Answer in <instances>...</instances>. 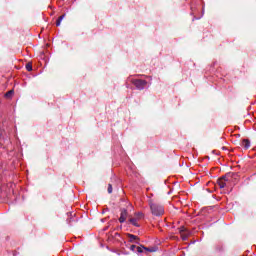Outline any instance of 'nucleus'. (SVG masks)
<instances>
[{"label":"nucleus","instance_id":"obj_1","mask_svg":"<svg viewBox=\"0 0 256 256\" xmlns=\"http://www.w3.org/2000/svg\"><path fill=\"white\" fill-rule=\"evenodd\" d=\"M150 209L152 215H155L156 217H161L163 213H165V208L157 202H153L152 200L149 202Z\"/></svg>","mask_w":256,"mask_h":256},{"label":"nucleus","instance_id":"obj_2","mask_svg":"<svg viewBox=\"0 0 256 256\" xmlns=\"http://www.w3.org/2000/svg\"><path fill=\"white\" fill-rule=\"evenodd\" d=\"M132 83L140 91L145 89V87L147 86V81L141 80V79H134V80H132Z\"/></svg>","mask_w":256,"mask_h":256},{"label":"nucleus","instance_id":"obj_3","mask_svg":"<svg viewBox=\"0 0 256 256\" xmlns=\"http://www.w3.org/2000/svg\"><path fill=\"white\" fill-rule=\"evenodd\" d=\"M217 183L220 189H225V187H229V179L227 178V176L219 178Z\"/></svg>","mask_w":256,"mask_h":256},{"label":"nucleus","instance_id":"obj_4","mask_svg":"<svg viewBox=\"0 0 256 256\" xmlns=\"http://www.w3.org/2000/svg\"><path fill=\"white\" fill-rule=\"evenodd\" d=\"M180 237L183 239V241H187L189 238V232H187V229L185 227L179 228Z\"/></svg>","mask_w":256,"mask_h":256},{"label":"nucleus","instance_id":"obj_5","mask_svg":"<svg viewBox=\"0 0 256 256\" xmlns=\"http://www.w3.org/2000/svg\"><path fill=\"white\" fill-rule=\"evenodd\" d=\"M143 250L144 251H149L150 253L155 252L154 248H147V247H144V246H136L137 253H143Z\"/></svg>","mask_w":256,"mask_h":256},{"label":"nucleus","instance_id":"obj_6","mask_svg":"<svg viewBox=\"0 0 256 256\" xmlns=\"http://www.w3.org/2000/svg\"><path fill=\"white\" fill-rule=\"evenodd\" d=\"M127 210L123 209L120 214L119 223H125L127 221Z\"/></svg>","mask_w":256,"mask_h":256},{"label":"nucleus","instance_id":"obj_7","mask_svg":"<svg viewBox=\"0 0 256 256\" xmlns=\"http://www.w3.org/2000/svg\"><path fill=\"white\" fill-rule=\"evenodd\" d=\"M242 147H244V149H249V147H251V142L248 139H244L242 141Z\"/></svg>","mask_w":256,"mask_h":256},{"label":"nucleus","instance_id":"obj_8","mask_svg":"<svg viewBox=\"0 0 256 256\" xmlns=\"http://www.w3.org/2000/svg\"><path fill=\"white\" fill-rule=\"evenodd\" d=\"M137 221H139L137 218L129 219V223H131V225H133L134 227H140L139 222H137Z\"/></svg>","mask_w":256,"mask_h":256},{"label":"nucleus","instance_id":"obj_9","mask_svg":"<svg viewBox=\"0 0 256 256\" xmlns=\"http://www.w3.org/2000/svg\"><path fill=\"white\" fill-rule=\"evenodd\" d=\"M145 217V215L142 212H137L135 213V219H137L138 221H141V219H143Z\"/></svg>","mask_w":256,"mask_h":256},{"label":"nucleus","instance_id":"obj_10","mask_svg":"<svg viewBox=\"0 0 256 256\" xmlns=\"http://www.w3.org/2000/svg\"><path fill=\"white\" fill-rule=\"evenodd\" d=\"M128 238L130 239V243H133L134 241H137L139 237L133 234H128Z\"/></svg>","mask_w":256,"mask_h":256},{"label":"nucleus","instance_id":"obj_11","mask_svg":"<svg viewBox=\"0 0 256 256\" xmlns=\"http://www.w3.org/2000/svg\"><path fill=\"white\" fill-rule=\"evenodd\" d=\"M26 69L28 70V71H33V65H31V64H26Z\"/></svg>","mask_w":256,"mask_h":256},{"label":"nucleus","instance_id":"obj_12","mask_svg":"<svg viewBox=\"0 0 256 256\" xmlns=\"http://www.w3.org/2000/svg\"><path fill=\"white\" fill-rule=\"evenodd\" d=\"M11 95H13V90L8 91V92L5 94V97H11Z\"/></svg>","mask_w":256,"mask_h":256},{"label":"nucleus","instance_id":"obj_13","mask_svg":"<svg viewBox=\"0 0 256 256\" xmlns=\"http://www.w3.org/2000/svg\"><path fill=\"white\" fill-rule=\"evenodd\" d=\"M108 193H113V186L111 184L108 185Z\"/></svg>","mask_w":256,"mask_h":256},{"label":"nucleus","instance_id":"obj_14","mask_svg":"<svg viewBox=\"0 0 256 256\" xmlns=\"http://www.w3.org/2000/svg\"><path fill=\"white\" fill-rule=\"evenodd\" d=\"M137 249V246L136 245H131L130 246V251H136Z\"/></svg>","mask_w":256,"mask_h":256},{"label":"nucleus","instance_id":"obj_15","mask_svg":"<svg viewBox=\"0 0 256 256\" xmlns=\"http://www.w3.org/2000/svg\"><path fill=\"white\" fill-rule=\"evenodd\" d=\"M63 19H65V14L64 15H61L59 18H58V20L61 22V21H63Z\"/></svg>","mask_w":256,"mask_h":256},{"label":"nucleus","instance_id":"obj_16","mask_svg":"<svg viewBox=\"0 0 256 256\" xmlns=\"http://www.w3.org/2000/svg\"><path fill=\"white\" fill-rule=\"evenodd\" d=\"M61 25V20L57 19L56 21V27H59Z\"/></svg>","mask_w":256,"mask_h":256}]
</instances>
